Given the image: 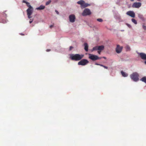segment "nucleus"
Returning <instances> with one entry per match:
<instances>
[{
  "instance_id": "obj_1",
  "label": "nucleus",
  "mask_w": 146,
  "mask_h": 146,
  "mask_svg": "<svg viewBox=\"0 0 146 146\" xmlns=\"http://www.w3.org/2000/svg\"><path fill=\"white\" fill-rule=\"evenodd\" d=\"M23 3H25L27 6L29 7L27 9L26 11L27 13L28 17L30 19L29 21V23H31L33 21V19H31L32 18L31 15H32L33 11V8L31 5L30 3L25 0H23L22 1Z\"/></svg>"
},
{
  "instance_id": "obj_2",
  "label": "nucleus",
  "mask_w": 146,
  "mask_h": 146,
  "mask_svg": "<svg viewBox=\"0 0 146 146\" xmlns=\"http://www.w3.org/2000/svg\"><path fill=\"white\" fill-rule=\"evenodd\" d=\"M84 56V55L83 54H72L70 55V58L72 60L79 61L81 60Z\"/></svg>"
},
{
  "instance_id": "obj_3",
  "label": "nucleus",
  "mask_w": 146,
  "mask_h": 146,
  "mask_svg": "<svg viewBox=\"0 0 146 146\" xmlns=\"http://www.w3.org/2000/svg\"><path fill=\"white\" fill-rule=\"evenodd\" d=\"M139 75L136 72L133 73L130 76L131 78L134 81H137L139 80Z\"/></svg>"
},
{
  "instance_id": "obj_4",
  "label": "nucleus",
  "mask_w": 146,
  "mask_h": 146,
  "mask_svg": "<svg viewBox=\"0 0 146 146\" xmlns=\"http://www.w3.org/2000/svg\"><path fill=\"white\" fill-rule=\"evenodd\" d=\"M77 3L80 5L82 9L90 5V4L85 3V1L83 0H81L78 1Z\"/></svg>"
},
{
  "instance_id": "obj_5",
  "label": "nucleus",
  "mask_w": 146,
  "mask_h": 146,
  "mask_svg": "<svg viewBox=\"0 0 146 146\" xmlns=\"http://www.w3.org/2000/svg\"><path fill=\"white\" fill-rule=\"evenodd\" d=\"M89 58L93 61H95L98 59H101L102 58L99 57L97 56L91 54H89Z\"/></svg>"
},
{
  "instance_id": "obj_6",
  "label": "nucleus",
  "mask_w": 146,
  "mask_h": 146,
  "mask_svg": "<svg viewBox=\"0 0 146 146\" xmlns=\"http://www.w3.org/2000/svg\"><path fill=\"white\" fill-rule=\"evenodd\" d=\"M91 12L89 9H85L83 12L82 15L83 16H86L91 14Z\"/></svg>"
},
{
  "instance_id": "obj_7",
  "label": "nucleus",
  "mask_w": 146,
  "mask_h": 146,
  "mask_svg": "<svg viewBox=\"0 0 146 146\" xmlns=\"http://www.w3.org/2000/svg\"><path fill=\"white\" fill-rule=\"evenodd\" d=\"M89 62L86 59H83L78 63V65L84 66L86 64Z\"/></svg>"
},
{
  "instance_id": "obj_8",
  "label": "nucleus",
  "mask_w": 146,
  "mask_h": 146,
  "mask_svg": "<svg viewBox=\"0 0 146 146\" xmlns=\"http://www.w3.org/2000/svg\"><path fill=\"white\" fill-rule=\"evenodd\" d=\"M141 5V3L140 2H135L132 5L133 8H139L140 7Z\"/></svg>"
},
{
  "instance_id": "obj_9",
  "label": "nucleus",
  "mask_w": 146,
  "mask_h": 146,
  "mask_svg": "<svg viewBox=\"0 0 146 146\" xmlns=\"http://www.w3.org/2000/svg\"><path fill=\"white\" fill-rule=\"evenodd\" d=\"M70 21L71 23H73L75 21L76 19L75 16L73 14L70 15L69 16Z\"/></svg>"
},
{
  "instance_id": "obj_10",
  "label": "nucleus",
  "mask_w": 146,
  "mask_h": 146,
  "mask_svg": "<svg viewBox=\"0 0 146 146\" xmlns=\"http://www.w3.org/2000/svg\"><path fill=\"white\" fill-rule=\"evenodd\" d=\"M123 48L122 46H120L119 45H117L116 48V52L118 53H120L122 51Z\"/></svg>"
},
{
  "instance_id": "obj_11",
  "label": "nucleus",
  "mask_w": 146,
  "mask_h": 146,
  "mask_svg": "<svg viewBox=\"0 0 146 146\" xmlns=\"http://www.w3.org/2000/svg\"><path fill=\"white\" fill-rule=\"evenodd\" d=\"M126 14L134 18L135 17V14L133 11H129L127 12Z\"/></svg>"
},
{
  "instance_id": "obj_12",
  "label": "nucleus",
  "mask_w": 146,
  "mask_h": 146,
  "mask_svg": "<svg viewBox=\"0 0 146 146\" xmlns=\"http://www.w3.org/2000/svg\"><path fill=\"white\" fill-rule=\"evenodd\" d=\"M139 55L141 58L144 60H146V54L143 53H140Z\"/></svg>"
},
{
  "instance_id": "obj_13",
  "label": "nucleus",
  "mask_w": 146,
  "mask_h": 146,
  "mask_svg": "<svg viewBox=\"0 0 146 146\" xmlns=\"http://www.w3.org/2000/svg\"><path fill=\"white\" fill-rule=\"evenodd\" d=\"M45 8V6L43 5H41L39 7L36 8V9L37 10H41L44 9Z\"/></svg>"
},
{
  "instance_id": "obj_14",
  "label": "nucleus",
  "mask_w": 146,
  "mask_h": 146,
  "mask_svg": "<svg viewBox=\"0 0 146 146\" xmlns=\"http://www.w3.org/2000/svg\"><path fill=\"white\" fill-rule=\"evenodd\" d=\"M104 47L103 45L98 46V50L102 51L104 49Z\"/></svg>"
},
{
  "instance_id": "obj_15",
  "label": "nucleus",
  "mask_w": 146,
  "mask_h": 146,
  "mask_svg": "<svg viewBox=\"0 0 146 146\" xmlns=\"http://www.w3.org/2000/svg\"><path fill=\"white\" fill-rule=\"evenodd\" d=\"M84 49L86 51H88V44L86 43H84Z\"/></svg>"
},
{
  "instance_id": "obj_16",
  "label": "nucleus",
  "mask_w": 146,
  "mask_h": 146,
  "mask_svg": "<svg viewBox=\"0 0 146 146\" xmlns=\"http://www.w3.org/2000/svg\"><path fill=\"white\" fill-rule=\"evenodd\" d=\"M121 73L122 76L124 77H126L128 76V74L123 71H121Z\"/></svg>"
},
{
  "instance_id": "obj_17",
  "label": "nucleus",
  "mask_w": 146,
  "mask_h": 146,
  "mask_svg": "<svg viewBox=\"0 0 146 146\" xmlns=\"http://www.w3.org/2000/svg\"><path fill=\"white\" fill-rule=\"evenodd\" d=\"M140 80L146 83V76L143 77L140 79Z\"/></svg>"
},
{
  "instance_id": "obj_18",
  "label": "nucleus",
  "mask_w": 146,
  "mask_h": 146,
  "mask_svg": "<svg viewBox=\"0 0 146 146\" xmlns=\"http://www.w3.org/2000/svg\"><path fill=\"white\" fill-rule=\"evenodd\" d=\"M138 17L142 20L144 19V17H143L142 15L141 14H139L138 15Z\"/></svg>"
},
{
  "instance_id": "obj_19",
  "label": "nucleus",
  "mask_w": 146,
  "mask_h": 146,
  "mask_svg": "<svg viewBox=\"0 0 146 146\" xmlns=\"http://www.w3.org/2000/svg\"><path fill=\"white\" fill-rule=\"evenodd\" d=\"M98 46H95L93 48L92 51H93L94 50H98Z\"/></svg>"
},
{
  "instance_id": "obj_20",
  "label": "nucleus",
  "mask_w": 146,
  "mask_h": 146,
  "mask_svg": "<svg viewBox=\"0 0 146 146\" xmlns=\"http://www.w3.org/2000/svg\"><path fill=\"white\" fill-rule=\"evenodd\" d=\"M125 48L127 51H129L130 50V47L128 45H127L125 47Z\"/></svg>"
},
{
  "instance_id": "obj_21",
  "label": "nucleus",
  "mask_w": 146,
  "mask_h": 146,
  "mask_svg": "<svg viewBox=\"0 0 146 146\" xmlns=\"http://www.w3.org/2000/svg\"><path fill=\"white\" fill-rule=\"evenodd\" d=\"M131 21L133 22L135 24H136L137 23V21L134 19H131Z\"/></svg>"
},
{
  "instance_id": "obj_22",
  "label": "nucleus",
  "mask_w": 146,
  "mask_h": 146,
  "mask_svg": "<svg viewBox=\"0 0 146 146\" xmlns=\"http://www.w3.org/2000/svg\"><path fill=\"white\" fill-rule=\"evenodd\" d=\"M51 1L50 0H49L48 1H47L46 3V5H47L49 4L51 2Z\"/></svg>"
},
{
  "instance_id": "obj_23",
  "label": "nucleus",
  "mask_w": 146,
  "mask_h": 146,
  "mask_svg": "<svg viewBox=\"0 0 146 146\" xmlns=\"http://www.w3.org/2000/svg\"><path fill=\"white\" fill-rule=\"evenodd\" d=\"M0 22L2 23H6V21L5 19V20L3 19V20H0Z\"/></svg>"
},
{
  "instance_id": "obj_24",
  "label": "nucleus",
  "mask_w": 146,
  "mask_h": 146,
  "mask_svg": "<svg viewBox=\"0 0 146 146\" xmlns=\"http://www.w3.org/2000/svg\"><path fill=\"white\" fill-rule=\"evenodd\" d=\"M97 20L98 21L100 22H102L103 21V20L101 19H98Z\"/></svg>"
},
{
  "instance_id": "obj_25",
  "label": "nucleus",
  "mask_w": 146,
  "mask_h": 146,
  "mask_svg": "<svg viewBox=\"0 0 146 146\" xmlns=\"http://www.w3.org/2000/svg\"><path fill=\"white\" fill-rule=\"evenodd\" d=\"M101 66L104 67L105 69H108V67L105 66L104 65H103L101 64Z\"/></svg>"
},
{
  "instance_id": "obj_26",
  "label": "nucleus",
  "mask_w": 146,
  "mask_h": 146,
  "mask_svg": "<svg viewBox=\"0 0 146 146\" xmlns=\"http://www.w3.org/2000/svg\"><path fill=\"white\" fill-rule=\"evenodd\" d=\"M143 28L145 30H146V26L144 25H143Z\"/></svg>"
},
{
  "instance_id": "obj_27",
  "label": "nucleus",
  "mask_w": 146,
  "mask_h": 146,
  "mask_svg": "<svg viewBox=\"0 0 146 146\" xmlns=\"http://www.w3.org/2000/svg\"><path fill=\"white\" fill-rule=\"evenodd\" d=\"M3 17H4V18H5L7 16V15L5 13H3L2 14Z\"/></svg>"
},
{
  "instance_id": "obj_28",
  "label": "nucleus",
  "mask_w": 146,
  "mask_h": 146,
  "mask_svg": "<svg viewBox=\"0 0 146 146\" xmlns=\"http://www.w3.org/2000/svg\"><path fill=\"white\" fill-rule=\"evenodd\" d=\"M126 25L129 28H131V26L129 24L127 23Z\"/></svg>"
},
{
  "instance_id": "obj_29",
  "label": "nucleus",
  "mask_w": 146,
  "mask_h": 146,
  "mask_svg": "<svg viewBox=\"0 0 146 146\" xmlns=\"http://www.w3.org/2000/svg\"><path fill=\"white\" fill-rule=\"evenodd\" d=\"M73 48V47L72 46H70L69 48V50H71Z\"/></svg>"
},
{
  "instance_id": "obj_30",
  "label": "nucleus",
  "mask_w": 146,
  "mask_h": 146,
  "mask_svg": "<svg viewBox=\"0 0 146 146\" xmlns=\"http://www.w3.org/2000/svg\"><path fill=\"white\" fill-rule=\"evenodd\" d=\"M55 11L58 15L59 14V12L57 10H56Z\"/></svg>"
},
{
  "instance_id": "obj_31",
  "label": "nucleus",
  "mask_w": 146,
  "mask_h": 146,
  "mask_svg": "<svg viewBox=\"0 0 146 146\" xmlns=\"http://www.w3.org/2000/svg\"><path fill=\"white\" fill-rule=\"evenodd\" d=\"M54 26L53 25H51L50 26V28H52V27H53Z\"/></svg>"
},
{
  "instance_id": "obj_32",
  "label": "nucleus",
  "mask_w": 146,
  "mask_h": 146,
  "mask_svg": "<svg viewBox=\"0 0 146 146\" xmlns=\"http://www.w3.org/2000/svg\"><path fill=\"white\" fill-rule=\"evenodd\" d=\"M101 52V51H100V50H98V52L99 54H100Z\"/></svg>"
},
{
  "instance_id": "obj_33",
  "label": "nucleus",
  "mask_w": 146,
  "mask_h": 146,
  "mask_svg": "<svg viewBox=\"0 0 146 146\" xmlns=\"http://www.w3.org/2000/svg\"><path fill=\"white\" fill-rule=\"evenodd\" d=\"M95 64L96 65H99V66H101V64H98V63H96Z\"/></svg>"
},
{
  "instance_id": "obj_34",
  "label": "nucleus",
  "mask_w": 146,
  "mask_h": 146,
  "mask_svg": "<svg viewBox=\"0 0 146 146\" xmlns=\"http://www.w3.org/2000/svg\"><path fill=\"white\" fill-rule=\"evenodd\" d=\"M50 49H48L46 50V51L47 52H49V51H50Z\"/></svg>"
},
{
  "instance_id": "obj_35",
  "label": "nucleus",
  "mask_w": 146,
  "mask_h": 146,
  "mask_svg": "<svg viewBox=\"0 0 146 146\" xmlns=\"http://www.w3.org/2000/svg\"><path fill=\"white\" fill-rule=\"evenodd\" d=\"M101 58H104L105 59H106V57H101Z\"/></svg>"
},
{
  "instance_id": "obj_36",
  "label": "nucleus",
  "mask_w": 146,
  "mask_h": 146,
  "mask_svg": "<svg viewBox=\"0 0 146 146\" xmlns=\"http://www.w3.org/2000/svg\"><path fill=\"white\" fill-rule=\"evenodd\" d=\"M21 35H24L23 34L21 33Z\"/></svg>"
},
{
  "instance_id": "obj_37",
  "label": "nucleus",
  "mask_w": 146,
  "mask_h": 146,
  "mask_svg": "<svg viewBox=\"0 0 146 146\" xmlns=\"http://www.w3.org/2000/svg\"><path fill=\"white\" fill-rule=\"evenodd\" d=\"M131 1H134V0H131Z\"/></svg>"
},
{
  "instance_id": "obj_38",
  "label": "nucleus",
  "mask_w": 146,
  "mask_h": 146,
  "mask_svg": "<svg viewBox=\"0 0 146 146\" xmlns=\"http://www.w3.org/2000/svg\"><path fill=\"white\" fill-rule=\"evenodd\" d=\"M145 63L146 64V61L145 62Z\"/></svg>"
},
{
  "instance_id": "obj_39",
  "label": "nucleus",
  "mask_w": 146,
  "mask_h": 146,
  "mask_svg": "<svg viewBox=\"0 0 146 146\" xmlns=\"http://www.w3.org/2000/svg\"><path fill=\"white\" fill-rule=\"evenodd\" d=\"M138 1H140L141 0H137Z\"/></svg>"
}]
</instances>
